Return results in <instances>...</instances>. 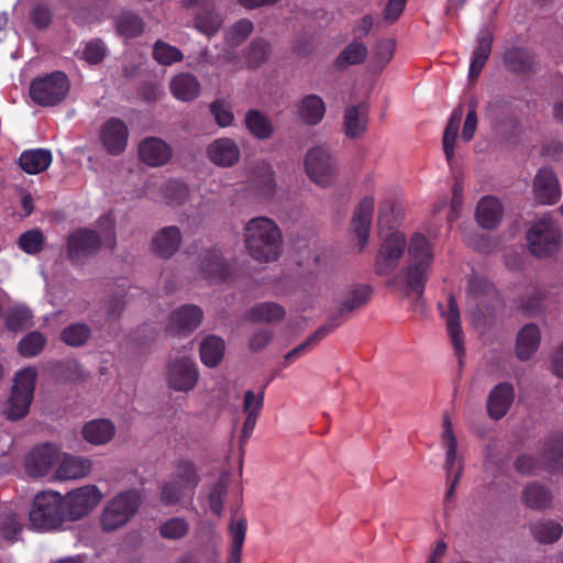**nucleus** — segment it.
<instances>
[{"instance_id": "nucleus-36", "label": "nucleus", "mask_w": 563, "mask_h": 563, "mask_svg": "<svg viewBox=\"0 0 563 563\" xmlns=\"http://www.w3.org/2000/svg\"><path fill=\"white\" fill-rule=\"evenodd\" d=\"M521 500L527 508L543 510L551 506L552 495L543 484L533 482L523 488Z\"/></svg>"}, {"instance_id": "nucleus-51", "label": "nucleus", "mask_w": 563, "mask_h": 563, "mask_svg": "<svg viewBox=\"0 0 563 563\" xmlns=\"http://www.w3.org/2000/svg\"><path fill=\"white\" fill-rule=\"evenodd\" d=\"M118 33L125 37L132 38L140 35L144 30L143 21L135 14L123 13L115 23Z\"/></svg>"}, {"instance_id": "nucleus-60", "label": "nucleus", "mask_w": 563, "mask_h": 563, "mask_svg": "<svg viewBox=\"0 0 563 563\" xmlns=\"http://www.w3.org/2000/svg\"><path fill=\"white\" fill-rule=\"evenodd\" d=\"M253 23L247 19L238 21L227 33V40L232 45L242 43L252 32Z\"/></svg>"}, {"instance_id": "nucleus-14", "label": "nucleus", "mask_w": 563, "mask_h": 563, "mask_svg": "<svg viewBox=\"0 0 563 563\" xmlns=\"http://www.w3.org/2000/svg\"><path fill=\"white\" fill-rule=\"evenodd\" d=\"M516 471L522 475H533L543 467L549 470L563 468V439L547 443L542 461L533 455H520L515 463Z\"/></svg>"}, {"instance_id": "nucleus-9", "label": "nucleus", "mask_w": 563, "mask_h": 563, "mask_svg": "<svg viewBox=\"0 0 563 563\" xmlns=\"http://www.w3.org/2000/svg\"><path fill=\"white\" fill-rule=\"evenodd\" d=\"M141 496L136 490H126L109 499L102 510L100 525L104 531H114L125 526L136 514Z\"/></svg>"}, {"instance_id": "nucleus-3", "label": "nucleus", "mask_w": 563, "mask_h": 563, "mask_svg": "<svg viewBox=\"0 0 563 563\" xmlns=\"http://www.w3.org/2000/svg\"><path fill=\"white\" fill-rule=\"evenodd\" d=\"M37 372L25 367L15 373L9 398L1 407V415L11 421L23 419L30 411L34 398Z\"/></svg>"}, {"instance_id": "nucleus-8", "label": "nucleus", "mask_w": 563, "mask_h": 563, "mask_svg": "<svg viewBox=\"0 0 563 563\" xmlns=\"http://www.w3.org/2000/svg\"><path fill=\"white\" fill-rule=\"evenodd\" d=\"M309 179L320 187L332 186L339 173L338 161L327 145H317L308 150L303 161Z\"/></svg>"}, {"instance_id": "nucleus-49", "label": "nucleus", "mask_w": 563, "mask_h": 563, "mask_svg": "<svg viewBox=\"0 0 563 563\" xmlns=\"http://www.w3.org/2000/svg\"><path fill=\"white\" fill-rule=\"evenodd\" d=\"M402 209L390 200H385L379 207L378 227L380 230H391L402 219Z\"/></svg>"}, {"instance_id": "nucleus-61", "label": "nucleus", "mask_w": 563, "mask_h": 563, "mask_svg": "<svg viewBox=\"0 0 563 563\" xmlns=\"http://www.w3.org/2000/svg\"><path fill=\"white\" fill-rule=\"evenodd\" d=\"M42 244L43 234L38 230L27 231L23 233L19 240L20 247L29 254H34L38 252L42 247Z\"/></svg>"}, {"instance_id": "nucleus-45", "label": "nucleus", "mask_w": 563, "mask_h": 563, "mask_svg": "<svg viewBox=\"0 0 563 563\" xmlns=\"http://www.w3.org/2000/svg\"><path fill=\"white\" fill-rule=\"evenodd\" d=\"M229 532L232 537L229 563H240L246 533V520L244 518L232 519L229 525Z\"/></svg>"}, {"instance_id": "nucleus-41", "label": "nucleus", "mask_w": 563, "mask_h": 563, "mask_svg": "<svg viewBox=\"0 0 563 563\" xmlns=\"http://www.w3.org/2000/svg\"><path fill=\"white\" fill-rule=\"evenodd\" d=\"M504 63L508 70L516 74H526L532 68L533 59L527 49L511 47L505 52Z\"/></svg>"}, {"instance_id": "nucleus-23", "label": "nucleus", "mask_w": 563, "mask_h": 563, "mask_svg": "<svg viewBox=\"0 0 563 563\" xmlns=\"http://www.w3.org/2000/svg\"><path fill=\"white\" fill-rule=\"evenodd\" d=\"M202 320V310L195 305H186L176 309L169 317L167 331L173 334L189 333Z\"/></svg>"}, {"instance_id": "nucleus-10", "label": "nucleus", "mask_w": 563, "mask_h": 563, "mask_svg": "<svg viewBox=\"0 0 563 563\" xmlns=\"http://www.w3.org/2000/svg\"><path fill=\"white\" fill-rule=\"evenodd\" d=\"M561 230L549 214L536 221L527 232V245L536 256H549L560 249Z\"/></svg>"}, {"instance_id": "nucleus-5", "label": "nucleus", "mask_w": 563, "mask_h": 563, "mask_svg": "<svg viewBox=\"0 0 563 563\" xmlns=\"http://www.w3.org/2000/svg\"><path fill=\"white\" fill-rule=\"evenodd\" d=\"M199 477L194 464L181 461L177 464L173 475L159 487V500L165 506L180 504L186 497L192 496Z\"/></svg>"}, {"instance_id": "nucleus-18", "label": "nucleus", "mask_w": 563, "mask_h": 563, "mask_svg": "<svg viewBox=\"0 0 563 563\" xmlns=\"http://www.w3.org/2000/svg\"><path fill=\"white\" fill-rule=\"evenodd\" d=\"M208 159L216 166L229 168L236 165L241 158V148L231 137L213 140L206 148Z\"/></svg>"}, {"instance_id": "nucleus-4", "label": "nucleus", "mask_w": 563, "mask_h": 563, "mask_svg": "<svg viewBox=\"0 0 563 563\" xmlns=\"http://www.w3.org/2000/svg\"><path fill=\"white\" fill-rule=\"evenodd\" d=\"M101 234L95 231L80 229L75 231L68 239V254L74 261L96 252L101 244L113 249L117 240L114 234V222L111 216H104L99 223Z\"/></svg>"}, {"instance_id": "nucleus-2", "label": "nucleus", "mask_w": 563, "mask_h": 563, "mask_svg": "<svg viewBox=\"0 0 563 563\" xmlns=\"http://www.w3.org/2000/svg\"><path fill=\"white\" fill-rule=\"evenodd\" d=\"M433 265V251L430 242L421 233H415L408 244L407 265L397 277L408 294L422 295Z\"/></svg>"}, {"instance_id": "nucleus-53", "label": "nucleus", "mask_w": 563, "mask_h": 563, "mask_svg": "<svg viewBox=\"0 0 563 563\" xmlns=\"http://www.w3.org/2000/svg\"><path fill=\"white\" fill-rule=\"evenodd\" d=\"M21 517L8 509L0 516V536L5 540H15L21 531Z\"/></svg>"}, {"instance_id": "nucleus-58", "label": "nucleus", "mask_w": 563, "mask_h": 563, "mask_svg": "<svg viewBox=\"0 0 563 563\" xmlns=\"http://www.w3.org/2000/svg\"><path fill=\"white\" fill-rule=\"evenodd\" d=\"M32 319V313L29 308L24 306L13 307L7 316V325L10 330H19L29 325Z\"/></svg>"}, {"instance_id": "nucleus-55", "label": "nucleus", "mask_w": 563, "mask_h": 563, "mask_svg": "<svg viewBox=\"0 0 563 563\" xmlns=\"http://www.w3.org/2000/svg\"><path fill=\"white\" fill-rule=\"evenodd\" d=\"M154 58L162 65H172L184 58L183 53L175 46L157 41L153 49Z\"/></svg>"}, {"instance_id": "nucleus-38", "label": "nucleus", "mask_w": 563, "mask_h": 563, "mask_svg": "<svg viewBox=\"0 0 563 563\" xmlns=\"http://www.w3.org/2000/svg\"><path fill=\"white\" fill-rule=\"evenodd\" d=\"M503 217V206L494 197H484L479 200L476 209L478 223L486 229L496 227Z\"/></svg>"}, {"instance_id": "nucleus-7", "label": "nucleus", "mask_w": 563, "mask_h": 563, "mask_svg": "<svg viewBox=\"0 0 563 563\" xmlns=\"http://www.w3.org/2000/svg\"><path fill=\"white\" fill-rule=\"evenodd\" d=\"M441 446L445 451L444 470L448 485L444 494V501L449 503L453 498L464 472L463 456L459 454L457 438L454 433L453 423L449 415H444L443 417Z\"/></svg>"}, {"instance_id": "nucleus-63", "label": "nucleus", "mask_w": 563, "mask_h": 563, "mask_svg": "<svg viewBox=\"0 0 563 563\" xmlns=\"http://www.w3.org/2000/svg\"><path fill=\"white\" fill-rule=\"evenodd\" d=\"M106 54L104 44L100 40H93L86 44L82 51V58L89 64H98Z\"/></svg>"}, {"instance_id": "nucleus-33", "label": "nucleus", "mask_w": 563, "mask_h": 563, "mask_svg": "<svg viewBox=\"0 0 563 563\" xmlns=\"http://www.w3.org/2000/svg\"><path fill=\"white\" fill-rule=\"evenodd\" d=\"M81 433L87 442L93 445H103L114 437L115 427L108 419H96L87 422Z\"/></svg>"}, {"instance_id": "nucleus-62", "label": "nucleus", "mask_w": 563, "mask_h": 563, "mask_svg": "<svg viewBox=\"0 0 563 563\" xmlns=\"http://www.w3.org/2000/svg\"><path fill=\"white\" fill-rule=\"evenodd\" d=\"M269 52V46L264 40H255L251 43L247 51V62L251 66H256L264 62Z\"/></svg>"}, {"instance_id": "nucleus-50", "label": "nucleus", "mask_w": 563, "mask_h": 563, "mask_svg": "<svg viewBox=\"0 0 563 563\" xmlns=\"http://www.w3.org/2000/svg\"><path fill=\"white\" fill-rule=\"evenodd\" d=\"M189 531V523L183 517H173L163 521L159 526V534L164 539L178 540Z\"/></svg>"}, {"instance_id": "nucleus-17", "label": "nucleus", "mask_w": 563, "mask_h": 563, "mask_svg": "<svg viewBox=\"0 0 563 563\" xmlns=\"http://www.w3.org/2000/svg\"><path fill=\"white\" fill-rule=\"evenodd\" d=\"M251 194L261 202L271 201L277 191L275 172L273 166L265 161L255 164L252 170Z\"/></svg>"}, {"instance_id": "nucleus-30", "label": "nucleus", "mask_w": 563, "mask_h": 563, "mask_svg": "<svg viewBox=\"0 0 563 563\" xmlns=\"http://www.w3.org/2000/svg\"><path fill=\"white\" fill-rule=\"evenodd\" d=\"M372 289L367 285H355L346 288L336 300L335 314L354 311L365 306L371 296Z\"/></svg>"}, {"instance_id": "nucleus-34", "label": "nucleus", "mask_w": 563, "mask_h": 563, "mask_svg": "<svg viewBox=\"0 0 563 563\" xmlns=\"http://www.w3.org/2000/svg\"><path fill=\"white\" fill-rule=\"evenodd\" d=\"M493 45V34L489 30L484 29L477 37V45L473 52L471 59L468 77L475 79L481 74L486 60L488 59Z\"/></svg>"}, {"instance_id": "nucleus-27", "label": "nucleus", "mask_w": 563, "mask_h": 563, "mask_svg": "<svg viewBox=\"0 0 563 563\" xmlns=\"http://www.w3.org/2000/svg\"><path fill=\"white\" fill-rule=\"evenodd\" d=\"M91 471V461L60 452V459L55 471V478L60 481L86 477Z\"/></svg>"}, {"instance_id": "nucleus-13", "label": "nucleus", "mask_w": 563, "mask_h": 563, "mask_svg": "<svg viewBox=\"0 0 563 563\" xmlns=\"http://www.w3.org/2000/svg\"><path fill=\"white\" fill-rule=\"evenodd\" d=\"M102 499L100 489L86 485L69 492L63 497L65 520H78L88 515Z\"/></svg>"}, {"instance_id": "nucleus-57", "label": "nucleus", "mask_w": 563, "mask_h": 563, "mask_svg": "<svg viewBox=\"0 0 563 563\" xmlns=\"http://www.w3.org/2000/svg\"><path fill=\"white\" fill-rule=\"evenodd\" d=\"M210 112L213 115L217 124L221 128L232 125L234 117L231 106L224 100H216L210 104Z\"/></svg>"}, {"instance_id": "nucleus-12", "label": "nucleus", "mask_w": 563, "mask_h": 563, "mask_svg": "<svg viewBox=\"0 0 563 563\" xmlns=\"http://www.w3.org/2000/svg\"><path fill=\"white\" fill-rule=\"evenodd\" d=\"M407 241L405 234L393 231L382 236V243L375 258V269L378 275H389L399 265L405 254Z\"/></svg>"}, {"instance_id": "nucleus-31", "label": "nucleus", "mask_w": 563, "mask_h": 563, "mask_svg": "<svg viewBox=\"0 0 563 563\" xmlns=\"http://www.w3.org/2000/svg\"><path fill=\"white\" fill-rule=\"evenodd\" d=\"M297 114L308 125H317L325 114L323 99L314 93L305 96L297 104Z\"/></svg>"}, {"instance_id": "nucleus-64", "label": "nucleus", "mask_w": 563, "mask_h": 563, "mask_svg": "<svg viewBox=\"0 0 563 563\" xmlns=\"http://www.w3.org/2000/svg\"><path fill=\"white\" fill-rule=\"evenodd\" d=\"M164 189L166 198L176 203H181L188 194V188L180 180H170L166 183Z\"/></svg>"}, {"instance_id": "nucleus-6", "label": "nucleus", "mask_w": 563, "mask_h": 563, "mask_svg": "<svg viewBox=\"0 0 563 563\" xmlns=\"http://www.w3.org/2000/svg\"><path fill=\"white\" fill-rule=\"evenodd\" d=\"M65 520L63 497L53 490L38 493L30 510L31 527L37 531H48L62 525Z\"/></svg>"}, {"instance_id": "nucleus-43", "label": "nucleus", "mask_w": 563, "mask_h": 563, "mask_svg": "<svg viewBox=\"0 0 563 563\" xmlns=\"http://www.w3.org/2000/svg\"><path fill=\"white\" fill-rule=\"evenodd\" d=\"M367 47L357 41L350 43L335 58L334 67L344 69L349 66L358 65L366 59Z\"/></svg>"}, {"instance_id": "nucleus-42", "label": "nucleus", "mask_w": 563, "mask_h": 563, "mask_svg": "<svg viewBox=\"0 0 563 563\" xmlns=\"http://www.w3.org/2000/svg\"><path fill=\"white\" fill-rule=\"evenodd\" d=\"M245 124L250 133L258 140H267L274 132L271 120L257 110H250L246 113Z\"/></svg>"}, {"instance_id": "nucleus-24", "label": "nucleus", "mask_w": 563, "mask_h": 563, "mask_svg": "<svg viewBox=\"0 0 563 563\" xmlns=\"http://www.w3.org/2000/svg\"><path fill=\"white\" fill-rule=\"evenodd\" d=\"M140 158L148 166L157 167L166 164L172 157L170 146L158 137H147L139 146Z\"/></svg>"}, {"instance_id": "nucleus-59", "label": "nucleus", "mask_w": 563, "mask_h": 563, "mask_svg": "<svg viewBox=\"0 0 563 563\" xmlns=\"http://www.w3.org/2000/svg\"><path fill=\"white\" fill-rule=\"evenodd\" d=\"M264 405V389L255 393L246 390L243 396L242 410L245 416H260Z\"/></svg>"}, {"instance_id": "nucleus-52", "label": "nucleus", "mask_w": 563, "mask_h": 563, "mask_svg": "<svg viewBox=\"0 0 563 563\" xmlns=\"http://www.w3.org/2000/svg\"><path fill=\"white\" fill-rule=\"evenodd\" d=\"M91 335L90 328L85 323H73L62 332V340L69 346L84 345Z\"/></svg>"}, {"instance_id": "nucleus-16", "label": "nucleus", "mask_w": 563, "mask_h": 563, "mask_svg": "<svg viewBox=\"0 0 563 563\" xmlns=\"http://www.w3.org/2000/svg\"><path fill=\"white\" fill-rule=\"evenodd\" d=\"M199 379L196 363L188 356H179L170 361L167 372V384L176 390L188 393L195 388Z\"/></svg>"}, {"instance_id": "nucleus-20", "label": "nucleus", "mask_w": 563, "mask_h": 563, "mask_svg": "<svg viewBox=\"0 0 563 563\" xmlns=\"http://www.w3.org/2000/svg\"><path fill=\"white\" fill-rule=\"evenodd\" d=\"M198 268L203 277L210 280H227L232 274L231 265L219 249L203 251Z\"/></svg>"}, {"instance_id": "nucleus-40", "label": "nucleus", "mask_w": 563, "mask_h": 563, "mask_svg": "<svg viewBox=\"0 0 563 563\" xmlns=\"http://www.w3.org/2000/svg\"><path fill=\"white\" fill-rule=\"evenodd\" d=\"M224 351L225 343L220 336L208 335L200 344L201 362L208 367H214L223 358Z\"/></svg>"}, {"instance_id": "nucleus-47", "label": "nucleus", "mask_w": 563, "mask_h": 563, "mask_svg": "<svg viewBox=\"0 0 563 563\" xmlns=\"http://www.w3.org/2000/svg\"><path fill=\"white\" fill-rule=\"evenodd\" d=\"M338 324H329L321 327L314 333H312L303 343L299 344L285 355V364L292 363L296 358L307 353L312 346L320 342L328 333L332 331Z\"/></svg>"}, {"instance_id": "nucleus-48", "label": "nucleus", "mask_w": 563, "mask_h": 563, "mask_svg": "<svg viewBox=\"0 0 563 563\" xmlns=\"http://www.w3.org/2000/svg\"><path fill=\"white\" fill-rule=\"evenodd\" d=\"M284 316V308L274 302H263L256 305L249 312V318L258 322H273L280 320Z\"/></svg>"}, {"instance_id": "nucleus-22", "label": "nucleus", "mask_w": 563, "mask_h": 563, "mask_svg": "<svg viewBox=\"0 0 563 563\" xmlns=\"http://www.w3.org/2000/svg\"><path fill=\"white\" fill-rule=\"evenodd\" d=\"M533 194L542 205H554L561 198V187L550 168H541L533 180Z\"/></svg>"}, {"instance_id": "nucleus-11", "label": "nucleus", "mask_w": 563, "mask_h": 563, "mask_svg": "<svg viewBox=\"0 0 563 563\" xmlns=\"http://www.w3.org/2000/svg\"><path fill=\"white\" fill-rule=\"evenodd\" d=\"M69 90V81L62 71H55L31 82L32 99L41 106H55L63 101Z\"/></svg>"}, {"instance_id": "nucleus-19", "label": "nucleus", "mask_w": 563, "mask_h": 563, "mask_svg": "<svg viewBox=\"0 0 563 563\" xmlns=\"http://www.w3.org/2000/svg\"><path fill=\"white\" fill-rule=\"evenodd\" d=\"M129 137L128 126L117 118L107 120L100 133L102 145L111 155H119L124 152Z\"/></svg>"}, {"instance_id": "nucleus-15", "label": "nucleus", "mask_w": 563, "mask_h": 563, "mask_svg": "<svg viewBox=\"0 0 563 563\" xmlns=\"http://www.w3.org/2000/svg\"><path fill=\"white\" fill-rule=\"evenodd\" d=\"M60 459V450L52 443H43L30 450L24 457V468L31 477H43L51 473Z\"/></svg>"}, {"instance_id": "nucleus-1", "label": "nucleus", "mask_w": 563, "mask_h": 563, "mask_svg": "<svg viewBox=\"0 0 563 563\" xmlns=\"http://www.w3.org/2000/svg\"><path fill=\"white\" fill-rule=\"evenodd\" d=\"M244 244L249 255L260 263L279 258L283 249L280 229L267 217H255L244 225Z\"/></svg>"}, {"instance_id": "nucleus-28", "label": "nucleus", "mask_w": 563, "mask_h": 563, "mask_svg": "<svg viewBox=\"0 0 563 563\" xmlns=\"http://www.w3.org/2000/svg\"><path fill=\"white\" fill-rule=\"evenodd\" d=\"M515 399V390L510 384L501 383L494 387L487 399V412L493 419L506 416Z\"/></svg>"}, {"instance_id": "nucleus-21", "label": "nucleus", "mask_w": 563, "mask_h": 563, "mask_svg": "<svg viewBox=\"0 0 563 563\" xmlns=\"http://www.w3.org/2000/svg\"><path fill=\"white\" fill-rule=\"evenodd\" d=\"M186 8L196 9V29L206 34H214L221 23V16L213 10V0H187L184 2Z\"/></svg>"}, {"instance_id": "nucleus-44", "label": "nucleus", "mask_w": 563, "mask_h": 563, "mask_svg": "<svg viewBox=\"0 0 563 563\" xmlns=\"http://www.w3.org/2000/svg\"><path fill=\"white\" fill-rule=\"evenodd\" d=\"M463 117L462 106L456 107L450 117L449 123L443 135V150L448 161L454 156V144L457 137V132Z\"/></svg>"}, {"instance_id": "nucleus-26", "label": "nucleus", "mask_w": 563, "mask_h": 563, "mask_svg": "<svg viewBox=\"0 0 563 563\" xmlns=\"http://www.w3.org/2000/svg\"><path fill=\"white\" fill-rule=\"evenodd\" d=\"M374 212L373 197H364L355 209L352 228L358 239L360 250L362 251L368 241L372 217Z\"/></svg>"}, {"instance_id": "nucleus-35", "label": "nucleus", "mask_w": 563, "mask_h": 563, "mask_svg": "<svg viewBox=\"0 0 563 563\" xmlns=\"http://www.w3.org/2000/svg\"><path fill=\"white\" fill-rule=\"evenodd\" d=\"M173 96L180 101H191L200 93L198 79L189 73L176 75L169 84Z\"/></svg>"}, {"instance_id": "nucleus-54", "label": "nucleus", "mask_w": 563, "mask_h": 563, "mask_svg": "<svg viewBox=\"0 0 563 563\" xmlns=\"http://www.w3.org/2000/svg\"><path fill=\"white\" fill-rule=\"evenodd\" d=\"M46 344V338L37 332L33 331L26 334L19 343V351L21 355L25 357H33L37 355Z\"/></svg>"}, {"instance_id": "nucleus-46", "label": "nucleus", "mask_w": 563, "mask_h": 563, "mask_svg": "<svg viewBox=\"0 0 563 563\" xmlns=\"http://www.w3.org/2000/svg\"><path fill=\"white\" fill-rule=\"evenodd\" d=\"M531 532L539 542L553 543L561 538L563 528L556 521L542 520L531 526Z\"/></svg>"}, {"instance_id": "nucleus-56", "label": "nucleus", "mask_w": 563, "mask_h": 563, "mask_svg": "<svg viewBox=\"0 0 563 563\" xmlns=\"http://www.w3.org/2000/svg\"><path fill=\"white\" fill-rule=\"evenodd\" d=\"M228 493V477L222 476L211 488L208 503L211 511L220 516L223 508V499Z\"/></svg>"}, {"instance_id": "nucleus-29", "label": "nucleus", "mask_w": 563, "mask_h": 563, "mask_svg": "<svg viewBox=\"0 0 563 563\" xmlns=\"http://www.w3.org/2000/svg\"><path fill=\"white\" fill-rule=\"evenodd\" d=\"M541 343V331L534 323H528L523 325L516 340V356L520 361L530 360L538 351Z\"/></svg>"}, {"instance_id": "nucleus-37", "label": "nucleus", "mask_w": 563, "mask_h": 563, "mask_svg": "<svg viewBox=\"0 0 563 563\" xmlns=\"http://www.w3.org/2000/svg\"><path fill=\"white\" fill-rule=\"evenodd\" d=\"M19 164L27 174H40L52 164V153L44 148L27 150L21 154Z\"/></svg>"}, {"instance_id": "nucleus-25", "label": "nucleus", "mask_w": 563, "mask_h": 563, "mask_svg": "<svg viewBox=\"0 0 563 563\" xmlns=\"http://www.w3.org/2000/svg\"><path fill=\"white\" fill-rule=\"evenodd\" d=\"M183 241L180 230L175 225L162 228L152 240V251L162 258H169L180 247Z\"/></svg>"}, {"instance_id": "nucleus-32", "label": "nucleus", "mask_w": 563, "mask_h": 563, "mask_svg": "<svg viewBox=\"0 0 563 563\" xmlns=\"http://www.w3.org/2000/svg\"><path fill=\"white\" fill-rule=\"evenodd\" d=\"M368 109L366 103L347 107L344 112L345 134L350 139L361 136L367 128Z\"/></svg>"}, {"instance_id": "nucleus-39", "label": "nucleus", "mask_w": 563, "mask_h": 563, "mask_svg": "<svg viewBox=\"0 0 563 563\" xmlns=\"http://www.w3.org/2000/svg\"><path fill=\"white\" fill-rule=\"evenodd\" d=\"M442 316L446 320L448 333L455 352L457 354H462L464 346L461 332L460 312L453 297H450L448 311H442Z\"/></svg>"}]
</instances>
